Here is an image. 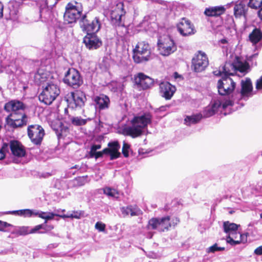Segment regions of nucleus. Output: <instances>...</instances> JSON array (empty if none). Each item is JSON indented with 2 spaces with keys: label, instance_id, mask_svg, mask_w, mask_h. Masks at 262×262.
Listing matches in <instances>:
<instances>
[{
  "label": "nucleus",
  "instance_id": "1",
  "mask_svg": "<svg viewBox=\"0 0 262 262\" xmlns=\"http://www.w3.org/2000/svg\"><path fill=\"white\" fill-rule=\"evenodd\" d=\"M26 105L21 101L13 100L6 103L4 110L11 112L10 125L13 127H21L26 125L28 121L27 116L24 114Z\"/></svg>",
  "mask_w": 262,
  "mask_h": 262
},
{
  "label": "nucleus",
  "instance_id": "2",
  "mask_svg": "<svg viewBox=\"0 0 262 262\" xmlns=\"http://www.w3.org/2000/svg\"><path fill=\"white\" fill-rule=\"evenodd\" d=\"M151 115L149 113L137 115L130 121V126L125 127L123 134L132 138H137L144 134L147 127L151 122Z\"/></svg>",
  "mask_w": 262,
  "mask_h": 262
},
{
  "label": "nucleus",
  "instance_id": "3",
  "mask_svg": "<svg viewBox=\"0 0 262 262\" xmlns=\"http://www.w3.org/2000/svg\"><path fill=\"white\" fill-rule=\"evenodd\" d=\"M248 67L246 62H244L240 57L236 56L232 62H226L219 70L214 71L213 73L216 76L223 75L222 77H228L229 75H233L237 71L245 73Z\"/></svg>",
  "mask_w": 262,
  "mask_h": 262
},
{
  "label": "nucleus",
  "instance_id": "4",
  "mask_svg": "<svg viewBox=\"0 0 262 262\" xmlns=\"http://www.w3.org/2000/svg\"><path fill=\"white\" fill-rule=\"evenodd\" d=\"M42 91L38 96L40 102L46 105H50L59 95L60 90L54 80L48 81L42 86Z\"/></svg>",
  "mask_w": 262,
  "mask_h": 262
},
{
  "label": "nucleus",
  "instance_id": "5",
  "mask_svg": "<svg viewBox=\"0 0 262 262\" xmlns=\"http://www.w3.org/2000/svg\"><path fill=\"white\" fill-rule=\"evenodd\" d=\"M133 58L136 63H144L151 59V49L144 41L138 42L133 50Z\"/></svg>",
  "mask_w": 262,
  "mask_h": 262
},
{
  "label": "nucleus",
  "instance_id": "6",
  "mask_svg": "<svg viewBox=\"0 0 262 262\" xmlns=\"http://www.w3.org/2000/svg\"><path fill=\"white\" fill-rule=\"evenodd\" d=\"M179 222L177 217L171 219L169 216L161 218H152L148 222V227L159 232L168 231L171 226H174Z\"/></svg>",
  "mask_w": 262,
  "mask_h": 262
},
{
  "label": "nucleus",
  "instance_id": "7",
  "mask_svg": "<svg viewBox=\"0 0 262 262\" xmlns=\"http://www.w3.org/2000/svg\"><path fill=\"white\" fill-rule=\"evenodd\" d=\"M83 7L81 3L74 2L69 3L66 7L64 14V20L68 24L76 23L79 18H81Z\"/></svg>",
  "mask_w": 262,
  "mask_h": 262
},
{
  "label": "nucleus",
  "instance_id": "8",
  "mask_svg": "<svg viewBox=\"0 0 262 262\" xmlns=\"http://www.w3.org/2000/svg\"><path fill=\"white\" fill-rule=\"evenodd\" d=\"M253 86L250 78L241 81V90L236 91V93L232 94L233 102L238 103L242 99L247 100L249 97L253 96Z\"/></svg>",
  "mask_w": 262,
  "mask_h": 262
},
{
  "label": "nucleus",
  "instance_id": "9",
  "mask_svg": "<svg viewBox=\"0 0 262 262\" xmlns=\"http://www.w3.org/2000/svg\"><path fill=\"white\" fill-rule=\"evenodd\" d=\"M235 86L236 83L232 78L229 77H222L218 81L217 88L220 95L229 96L228 100H232V94L236 93Z\"/></svg>",
  "mask_w": 262,
  "mask_h": 262
},
{
  "label": "nucleus",
  "instance_id": "10",
  "mask_svg": "<svg viewBox=\"0 0 262 262\" xmlns=\"http://www.w3.org/2000/svg\"><path fill=\"white\" fill-rule=\"evenodd\" d=\"M158 50L161 55L167 56L177 50V46L172 39L166 36L158 39Z\"/></svg>",
  "mask_w": 262,
  "mask_h": 262
},
{
  "label": "nucleus",
  "instance_id": "11",
  "mask_svg": "<svg viewBox=\"0 0 262 262\" xmlns=\"http://www.w3.org/2000/svg\"><path fill=\"white\" fill-rule=\"evenodd\" d=\"M234 104L233 100H225L222 101L219 99L214 100L210 105L207 107L203 113L205 117H209L213 115L219 110H225L228 106H232Z\"/></svg>",
  "mask_w": 262,
  "mask_h": 262
},
{
  "label": "nucleus",
  "instance_id": "12",
  "mask_svg": "<svg viewBox=\"0 0 262 262\" xmlns=\"http://www.w3.org/2000/svg\"><path fill=\"white\" fill-rule=\"evenodd\" d=\"M80 27L83 31L88 33L94 34L98 32L101 27V23L98 17H95L92 21L86 18V15H83L80 22Z\"/></svg>",
  "mask_w": 262,
  "mask_h": 262
},
{
  "label": "nucleus",
  "instance_id": "13",
  "mask_svg": "<svg viewBox=\"0 0 262 262\" xmlns=\"http://www.w3.org/2000/svg\"><path fill=\"white\" fill-rule=\"evenodd\" d=\"M68 106L72 109L81 107L84 104L85 97L82 93H69L65 96Z\"/></svg>",
  "mask_w": 262,
  "mask_h": 262
},
{
  "label": "nucleus",
  "instance_id": "14",
  "mask_svg": "<svg viewBox=\"0 0 262 262\" xmlns=\"http://www.w3.org/2000/svg\"><path fill=\"white\" fill-rule=\"evenodd\" d=\"M63 81L74 89L78 88L82 83V79L79 72L73 68L69 69L66 72Z\"/></svg>",
  "mask_w": 262,
  "mask_h": 262
},
{
  "label": "nucleus",
  "instance_id": "15",
  "mask_svg": "<svg viewBox=\"0 0 262 262\" xmlns=\"http://www.w3.org/2000/svg\"><path fill=\"white\" fill-rule=\"evenodd\" d=\"M192 64L195 72H201L204 71L209 64L207 55L202 51H198L192 58Z\"/></svg>",
  "mask_w": 262,
  "mask_h": 262
},
{
  "label": "nucleus",
  "instance_id": "16",
  "mask_svg": "<svg viewBox=\"0 0 262 262\" xmlns=\"http://www.w3.org/2000/svg\"><path fill=\"white\" fill-rule=\"evenodd\" d=\"M28 134L34 144L39 145L41 143L45 136V131L40 125H31L28 127Z\"/></svg>",
  "mask_w": 262,
  "mask_h": 262
},
{
  "label": "nucleus",
  "instance_id": "17",
  "mask_svg": "<svg viewBox=\"0 0 262 262\" xmlns=\"http://www.w3.org/2000/svg\"><path fill=\"white\" fill-rule=\"evenodd\" d=\"M125 12L123 9V4L121 2L117 3L116 6L112 8L111 11L112 23L116 26H122L121 18L125 14Z\"/></svg>",
  "mask_w": 262,
  "mask_h": 262
},
{
  "label": "nucleus",
  "instance_id": "18",
  "mask_svg": "<svg viewBox=\"0 0 262 262\" xmlns=\"http://www.w3.org/2000/svg\"><path fill=\"white\" fill-rule=\"evenodd\" d=\"M177 29L179 33L184 36L194 34L195 32L193 24L185 18H182L177 24Z\"/></svg>",
  "mask_w": 262,
  "mask_h": 262
},
{
  "label": "nucleus",
  "instance_id": "19",
  "mask_svg": "<svg viewBox=\"0 0 262 262\" xmlns=\"http://www.w3.org/2000/svg\"><path fill=\"white\" fill-rule=\"evenodd\" d=\"M135 83L140 89L146 90L154 84V80L142 73L135 76Z\"/></svg>",
  "mask_w": 262,
  "mask_h": 262
},
{
  "label": "nucleus",
  "instance_id": "20",
  "mask_svg": "<svg viewBox=\"0 0 262 262\" xmlns=\"http://www.w3.org/2000/svg\"><path fill=\"white\" fill-rule=\"evenodd\" d=\"M248 0H238L234 3V15L236 18L246 17L249 9Z\"/></svg>",
  "mask_w": 262,
  "mask_h": 262
},
{
  "label": "nucleus",
  "instance_id": "21",
  "mask_svg": "<svg viewBox=\"0 0 262 262\" xmlns=\"http://www.w3.org/2000/svg\"><path fill=\"white\" fill-rule=\"evenodd\" d=\"M83 43L89 50H96L102 46V41L94 34L88 33L83 38Z\"/></svg>",
  "mask_w": 262,
  "mask_h": 262
},
{
  "label": "nucleus",
  "instance_id": "22",
  "mask_svg": "<svg viewBox=\"0 0 262 262\" xmlns=\"http://www.w3.org/2000/svg\"><path fill=\"white\" fill-rule=\"evenodd\" d=\"M34 81L38 84L44 85L48 81H53V76L47 71L40 68L34 75Z\"/></svg>",
  "mask_w": 262,
  "mask_h": 262
},
{
  "label": "nucleus",
  "instance_id": "23",
  "mask_svg": "<svg viewBox=\"0 0 262 262\" xmlns=\"http://www.w3.org/2000/svg\"><path fill=\"white\" fill-rule=\"evenodd\" d=\"M159 86L161 96L167 100L171 99L176 92L175 86L167 81L161 82Z\"/></svg>",
  "mask_w": 262,
  "mask_h": 262
},
{
  "label": "nucleus",
  "instance_id": "24",
  "mask_svg": "<svg viewBox=\"0 0 262 262\" xmlns=\"http://www.w3.org/2000/svg\"><path fill=\"white\" fill-rule=\"evenodd\" d=\"M120 145L118 141L110 142L108 144V148L103 149L105 155L110 156V160H113L118 158L120 153L119 152Z\"/></svg>",
  "mask_w": 262,
  "mask_h": 262
},
{
  "label": "nucleus",
  "instance_id": "25",
  "mask_svg": "<svg viewBox=\"0 0 262 262\" xmlns=\"http://www.w3.org/2000/svg\"><path fill=\"white\" fill-rule=\"evenodd\" d=\"M96 109L99 111L108 108L110 104V98L104 94L100 95L94 98Z\"/></svg>",
  "mask_w": 262,
  "mask_h": 262
},
{
  "label": "nucleus",
  "instance_id": "26",
  "mask_svg": "<svg viewBox=\"0 0 262 262\" xmlns=\"http://www.w3.org/2000/svg\"><path fill=\"white\" fill-rule=\"evenodd\" d=\"M40 218L45 220V224L47 223V221L49 220H53L54 216H59L61 218H78V216L74 215L73 214H71L70 215H60L56 213L50 212H43L41 211H38L37 212V215Z\"/></svg>",
  "mask_w": 262,
  "mask_h": 262
},
{
  "label": "nucleus",
  "instance_id": "27",
  "mask_svg": "<svg viewBox=\"0 0 262 262\" xmlns=\"http://www.w3.org/2000/svg\"><path fill=\"white\" fill-rule=\"evenodd\" d=\"M10 147L12 154L18 157L25 156L26 151L23 146L17 141H11L10 143Z\"/></svg>",
  "mask_w": 262,
  "mask_h": 262
},
{
  "label": "nucleus",
  "instance_id": "28",
  "mask_svg": "<svg viewBox=\"0 0 262 262\" xmlns=\"http://www.w3.org/2000/svg\"><path fill=\"white\" fill-rule=\"evenodd\" d=\"M37 210L32 209H21L19 210L11 211L7 212V214H11L23 216L24 217H31L37 215Z\"/></svg>",
  "mask_w": 262,
  "mask_h": 262
},
{
  "label": "nucleus",
  "instance_id": "29",
  "mask_svg": "<svg viewBox=\"0 0 262 262\" xmlns=\"http://www.w3.org/2000/svg\"><path fill=\"white\" fill-rule=\"evenodd\" d=\"M224 11L223 7H214L206 9L205 14L208 16H216L222 14Z\"/></svg>",
  "mask_w": 262,
  "mask_h": 262
},
{
  "label": "nucleus",
  "instance_id": "30",
  "mask_svg": "<svg viewBox=\"0 0 262 262\" xmlns=\"http://www.w3.org/2000/svg\"><path fill=\"white\" fill-rule=\"evenodd\" d=\"M239 232L236 231L228 234L227 237V242L232 246L239 244L241 243V239H238Z\"/></svg>",
  "mask_w": 262,
  "mask_h": 262
},
{
  "label": "nucleus",
  "instance_id": "31",
  "mask_svg": "<svg viewBox=\"0 0 262 262\" xmlns=\"http://www.w3.org/2000/svg\"><path fill=\"white\" fill-rule=\"evenodd\" d=\"M120 209L123 215H130L131 216H134L138 214V209L135 206H128L127 207H122Z\"/></svg>",
  "mask_w": 262,
  "mask_h": 262
},
{
  "label": "nucleus",
  "instance_id": "32",
  "mask_svg": "<svg viewBox=\"0 0 262 262\" xmlns=\"http://www.w3.org/2000/svg\"><path fill=\"white\" fill-rule=\"evenodd\" d=\"M250 40L253 43H257L262 37V33L258 29H255L253 31L249 34V36Z\"/></svg>",
  "mask_w": 262,
  "mask_h": 262
},
{
  "label": "nucleus",
  "instance_id": "33",
  "mask_svg": "<svg viewBox=\"0 0 262 262\" xmlns=\"http://www.w3.org/2000/svg\"><path fill=\"white\" fill-rule=\"evenodd\" d=\"M239 225L235 223H231L229 222H226L224 223V231L229 234V233H233L237 231Z\"/></svg>",
  "mask_w": 262,
  "mask_h": 262
},
{
  "label": "nucleus",
  "instance_id": "34",
  "mask_svg": "<svg viewBox=\"0 0 262 262\" xmlns=\"http://www.w3.org/2000/svg\"><path fill=\"white\" fill-rule=\"evenodd\" d=\"M202 118V116L200 114L192 115L191 116H187L185 119V123L187 125H190L191 124H195L198 123Z\"/></svg>",
  "mask_w": 262,
  "mask_h": 262
},
{
  "label": "nucleus",
  "instance_id": "35",
  "mask_svg": "<svg viewBox=\"0 0 262 262\" xmlns=\"http://www.w3.org/2000/svg\"><path fill=\"white\" fill-rule=\"evenodd\" d=\"M54 129L58 138L66 136L67 133L69 132V128L64 126L61 122H59L58 128H55Z\"/></svg>",
  "mask_w": 262,
  "mask_h": 262
},
{
  "label": "nucleus",
  "instance_id": "36",
  "mask_svg": "<svg viewBox=\"0 0 262 262\" xmlns=\"http://www.w3.org/2000/svg\"><path fill=\"white\" fill-rule=\"evenodd\" d=\"M13 233L17 235H25L30 234L29 226H21L15 228Z\"/></svg>",
  "mask_w": 262,
  "mask_h": 262
},
{
  "label": "nucleus",
  "instance_id": "37",
  "mask_svg": "<svg viewBox=\"0 0 262 262\" xmlns=\"http://www.w3.org/2000/svg\"><path fill=\"white\" fill-rule=\"evenodd\" d=\"M88 120H90V119H84L81 118L80 117H73L71 118V121L72 124L76 126L85 125Z\"/></svg>",
  "mask_w": 262,
  "mask_h": 262
},
{
  "label": "nucleus",
  "instance_id": "38",
  "mask_svg": "<svg viewBox=\"0 0 262 262\" xmlns=\"http://www.w3.org/2000/svg\"><path fill=\"white\" fill-rule=\"evenodd\" d=\"M249 7L257 9L262 5V0H248Z\"/></svg>",
  "mask_w": 262,
  "mask_h": 262
},
{
  "label": "nucleus",
  "instance_id": "39",
  "mask_svg": "<svg viewBox=\"0 0 262 262\" xmlns=\"http://www.w3.org/2000/svg\"><path fill=\"white\" fill-rule=\"evenodd\" d=\"M103 192L104 194L111 196L115 197L116 195L118 194V192L114 189H111L110 187H106L103 189Z\"/></svg>",
  "mask_w": 262,
  "mask_h": 262
},
{
  "label": "nucleus",
  "instance_id": "40",
  "mask_svg": "<svg viewBox=\"0 0 262 262\" xmlns=\"http://www.w3.org/2000/svg\"><path fill=\"white\" fill-rule=\"evenodd\" d=\"M225 250L224 247H219L216 244H214L213 246L210 247L207 249L208 253H214L218 251H224Z\"/></svg>",
  "mask_w": 262,
  "mask_h": 262
},
{
  "label": "nucleus",
  "instance_id": "41",
  "mask_svg": "<svg viewBox=\"0 0 262 262\" xmlns=\"http://www.w3.org/2000/svg\"><path fill=\"white\" fill-rule=\"evenodd\" d=\"M130 148V146L128 144L126 143L125 142H123V147H122V154L125 157H128L129 154V149Z\"/></svg>",
  "mask_w": 262,
  "mask_h": 262
},
{
  "label": "nucleus",
  "instance_id": "42",
  "mask_svg": "<svg viewBox=\"0 0 262 262\" xmlns=\"http://www.w3.org/2000/svg\"><path fill=\"white\" fill-rule=\"evenodd\" d=\"M9 145L7 143H4L0 150V160L3 159L5 157L6 151L8 149Z\"/></svg>",
  "mask_w": 262,
  "mask_h": 262
},
{
  "label": "nucleus",
  "instance_id": "43",
  "mask_svg": "<svg viewBox=\"0 0 262 262\" xmlns=\"http://www.w3.org/2000/svg\"><path fill=\"white\" fill-rule=\"evenodd\" d=\"M43 224V228L42 229L43 230V231H41L39 232V233L40 234H44L48 233L51 231L54 228V226L52 225H46V224Z\"/></svg>",
  "mask_w": 262,
  "mask_h": 262
},
{
  "label": "nucleus",
  "instance_id": "44",
  "mask_svg": "<svg viewBox=\"0 0 262 262\" xmlns=\"http://www.w3.org/2000/svg\"><path fill=\"white\" fill-rule=\"evenodd\" d=\"M43 227V224H40V225H36L32 228H31L30 227V234H33V233H39V232H40L39 230L40 229H42V228Z\"/></svg>",
  "mask_w": 262,
  "mask_h": 262
},
{
  "label": "nucleus",
  "instance_id": "45",
  "mask_svg": "<svg viewBox=\"0 0 262 262\" xmlns=\"http://www.w3.org/2000/svg\"><path fill=\"white\" fill-rule=\"evenodd\" d=\"M95 228L100 232L104 231L105 229V225L102 222H98L95 226Z\"/></svg>",
  "mask_w": 262,
  "mask_h": 262
},
{
  "label": "nucleus",
  "instance_id": "46",
  "mask_svg": "<svg viewBox=\"0 0 262 262\" xmlns=\"http://www.w3.org/2000/svg\"><path fill=\"white\" fill-rule=\"evenodd\" d=\"M255 88L258 91L262 90V75L256 80Z\"/></svg>",
  "mask_w": 262,
  "mask_h": 262
},
{
  "label": "nucleus",
  "instance_id": "47",
  "mask_svg": "<svg viewBox=\"0 0 262 262\" xmlns=\"http://www.w3.org/2000/svg\"><path fill=\"white\" fill-rule=\"evenodd\" d=\"M18 10L17 9L10 10V19L15 20L17 18V14Z\"/></svg>",
  "mask_w": 262,
  "mask_h": 262
},
{
  "label": "nucleus",
  "instance_id": "48",
  "mask_svg": "<svg viewBox=\"0 0 262 262\" xmlns=\"http://www.w3.org/2000/svg\"><path fill=\"white\" fill-rule=\"evenodd\" d=\"M9 226H11V225L6 222L0 221V231H4L5 229Z\"/></svg>",
  "mask_w": 262,
  "mask_h": 262
},
{
  "label": "nucleus",
  "instance_id": "49",
  "mask_svg": "<svg viewBox=\"0 0 262 262\" xmlns=\"http://www.w3.org/2000/svg\"><path fill=\"white\" fill-rule=\"evenodd\" d=\"M58 0H46V5L48 7H52L56 5Z\"/></svg>",
  "mask_w": 262,
  "mask_h": 262
},
{
  "label": "nucleus",
  "instance_id": "50",
  "mask_svg": "<svg viewBox=\"0 0 262 262\" xmlns=\"http://www.w3.org/2000/svg\"><path fill=\"white\" fill-rule=\"evenodd\" d=\"M254 254L256 255H262V246H259L254 251Z\"/></svg>",
  "mask_w": 262,
  "mask_h": 262
},
{
  "label": "nucleus",
  "instance_id": "51",
  "mask_svg": "<svg viewBox=\"0 0 262 262\" xmlns=\"http://www.w3.org/2000/svg\"><path fill=\"white\" fill-rule=\"evenodd\" d=\"M238 239H241V243H245L247 241V235L242 234L239 233Z\"/></svg>",
  "mask_w": 262,
  "mask_h": 262
},
{
  "label": "nucleus",
  "instance_id": "52",
  "mask_svg": "<svg viewBox=\"0 0 262 262\" xmlns=\"http://www.w3.org/2000/svg\"><path fill=\"white\" fill-rule=\"evenodd\" d=\"M103 154L105 155V154L103 152V150L101 151H97L94 157L97 159L100 157H101Z\"/></svg>",
  "mask_w": 262,
  "mask_h": 262
},
{
  "label": "nucleus",
  "instance_id": "53",
  "mask_svg": "<svg viewBox=\"0 0 262 262\" xmlns=\"http://www.w3.org/2000/svg\"><path fill=\"white\" fill-rule=\"evenodd\" d=\"M97 150H93V148L91 147V150L89 152V154H90V157L91 158H94V157L95 156V155H96V154L97 153Z\"/></svg>",
  "mask_w": 262,
  "mask_h": 262
},
{
  "label": "nucleus",
  "instance_id": "54",
  "mask_svg": "<svg viewBox=\"0 0 262 262\" xmlns=\"http://www.w3.org/2000/svg\"><path fill=\"white\" fill-rule=\"evenodd\" d=\"M3 10H4V5L3 3L0 2V18H2L3 16Z\"/></svg>",
  "mask_w": 262,
  "mask_h": 262
},
{
  "label": "nucleus",
  "instance_id": "55",
  "mask_svg": "<svg viewBox=\"0 0 262 262\" xmlns=\"http://www.w3.org/2000/svg\"><path fill=\"white\" fill-rule=\"evenodd\" d=\"M92 147L93 148V150L96 151L97 150L100 149L101 146L100 144H97V145H93L92 146Z\"/></svg>",
  "mask_w": 262,
  "mask_h": 262
},
{
  "label": "nucleus",
  "instance_id": "56",
  "mask_svg": "<svg viewBox=\"0 0 262 262\" xmlns=\"http://www.w3.org/2000/svg\"><path fill=\"white\" fill-rule=\"evenodd\" d=\"M258 14L259 18L262 20V8L258 11Z\"/></svg>",
  "mask_w": 262,
  "mask_h": 262
},
{
  "label": "nucleus",
  "instance_id": "57",
  "mask_svg": "<svg viewBox=\"0 0 262 262\" xmlns=\"http://www.w3.org/2000/svg\"><path fill=\"white\" fill-rule=\"evenodd\" d=\"M221 42L222 43L224 44V43H226L227 42V40H226V39H222V40H221Z\"/></svg>",
  "mask_w": 262,
  "mask_h": 262
},
{
  "label": "nucleus",
  "instance_id": "58",
  "mask_svg": "<svg viewBox=\"0 0 262 262\" xmlns=\"http://www.w3.org/2000/svg\"><path fill=\"white\" fill-rule=\"evenodd\" d=\"M44 10H40V16L41 17H42L43 14Z\"/></svg>",
  "mask_w": 262,
  "mask_h": 262
},
{
  "label": "nucleus",
  "instance_id": "59",
  "mask_svg": "<svg viewBox=\"0 0 262 262\" xmlns=\"http://www.w3.org/2000/svg\"><path fill=\"white\" fill-rule=\"evenodd\" d=\"M55 211L56 212V213L58 214V213H59L60 211L64 212V210H57Z\"/></svg>",
  "mask_w": 262,
  "mask_h": 262
},
{
  "label": "nucleus",
  "instance_id": "60",
  "mask_svg": "<svg viewBox=\"0 0 262 262\" xmlns=\"http://www.w3.org/2000/svg\"><path fill=\"white\" fill-rule=\"evenodd\" d=\"M178 76H179L177 72L174 73V77L176 78H177L178 77Z\"/></svg>",
  "mask_w": 262,
  "mask_h": 262
},
{
  "label": "nucleus",
  "instance_id": "61",
  "mask_svg": "<svg viewBox=\"0 0 262 262\" xmlns=\"http://www.w3.org/2000/svg\"><path fill=\"white\" fill-rule=\"evenodd\" d=\"M260 218H262V213H260Z\"/></svg>",
  "mask_w": 262,
  "mask_h": 262
},
{
  "label": "nucleus",
  "instance_id": "62",
  "mask_svg": "<svg viewBox=\"0 0 262 262\" xmlns=\"http://www.w3.org/2000/svg\"><path fill=\"white\" fill-rule=\"evenodd\" d=\"M45 11H47L48 13L49 12L47 9H45Z\"/></svg>",
  "mask_w": 262,
  "mask_h": 262
},
{
  "label": "nucleus",
  "instance_id": "63",
  "mask_svg": "<svg viewBox=\"0 0 262 262\" xmlns=\"http://www.w3.org/2000/svg\"><path fill=\"white\" fill-rule=\"evenodd\" d=\"M1 90V87L0 86V90Z\"/></svg>",
  "mask_w": 262,
  "mask_h": 262
}]
</instances>
